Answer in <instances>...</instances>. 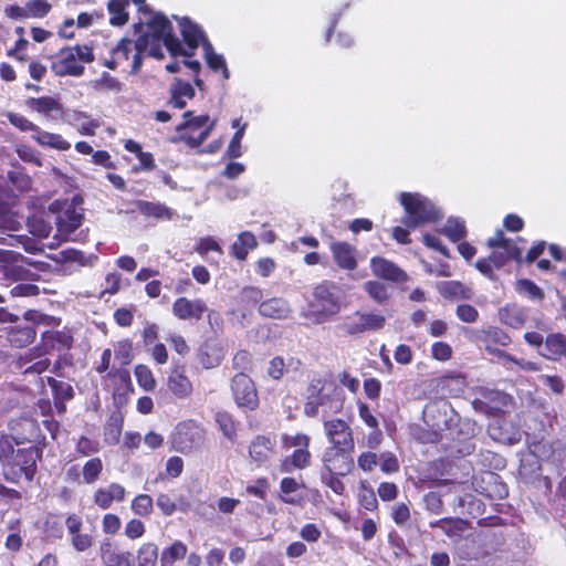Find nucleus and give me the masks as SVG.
Instances as JSON below:
<instances>
[{"label":"nucleus","instance_id":"obj_1","mask_svg":"<svg viewBox=\"0 0 566 566\" xmlns=\"http://www.w3.org/2000/svg\"><path fill=\"white\" fill-rule=\"evenodd\" d=\"M40 448L17 447L9 439L0 440V468L3 479L13 484L31 483L38 473V462L42 460Z\"/></svg>","mask_w":566,"mask_h":566},{"label":"nucleus","instance_id":"obj_2","mask_svg":"<svg viewBox=\"0 0 566 566\" xmlns=\"http://www.w3.org/2000/svg\"><path fill=\"white\" fill-rule=\"evenodd\" d=\"M50 318V315L34 308L24 311L22 317L6 307L0 308V323L9 324L2 328L6 342L17 349L32 345L38 336V327L49 325Z\"/></svg>","mask_w":566,"mask_h":566},{"label":"nucleus","instance_id":"obj_3","mask_svg":"<svg viewBox=\"0 0 566 566\" xmlns=\"http://www.w3.org/2000/svg\"><path fill=\"white\" fill-rule=\"evenodd\" d=\"M147 31L138 36L137 48L148 50V55L157 60L164 59L161 43L172 57L178 56L180 52V40L174 33V28L168 18L160 12H156L145 22Z\"/></svg>","mask_w":566,"mask_h":566},{"label":"nucleus","instance_id":"obj_4","mask_svg":"<svg viewBox=\"0 0 566 566\" xmlns=\"http://www.w3.org/2000/svg\"><path fill=\"white\" fill-rule=\"evenodd\" d=\"M399 202L405 210L402 223L410 229L436 223L443 218L441 210L419 192H401Z\"/></svg>","mask_w":566,"mask_h":566},{"label":"nucleus","instance_id":"obj_5","mask_svg":"<svg viewBox=\"0 0 566 566\" xmlns=\"http://www.w3.org/2000/svg\"><path fill=\"white\" fill-rule=\"evenodd\" d=\"M51 71L60 77H78L84 74L85 64L95 60L93 49L86 44L64 46L54 55H50Z\"/></svg>","mask_w":566,"mask_h":566},{"label":"nucleus","instance_id":"obj_6","mask_svg":"<svg viewBox=\"0 0 566 566\" xmlns=\"http://www.w3.org/2000/svg\"><path fill=\"white\" fill-rule=\"evenodd\" d=\"M337 286L329 281L317 284L313 290V298L303 312V316L313 324H323L340 311V301L337 295Z\"/></svg>","mask_w":566,"mask_h":566},{"label":"nucleus","instance_id":"obj_7","mask_svg":"<svg viewBox=\"0 0 566 566\" xmlns=\"http://www.w3.org/2000/svg\"><path fill=\"white\" fill-rule=\"evenodd\" d=\"M146 50L137 48V40L122 38L111 50V57L103 62V65L109 70H116L124 64L128 65L126 70L129 74H137L143 66V54Z\"/></svg>","mask_w":566,"mask_h":566},{"label":"nucleus","instance_id":"obj_8","mask_svg":"<svg viewBox=\"0 0 566 566\" xmlns=\"http://www.w3.org/2000/svg\"><path fill=\"white\" fill-rule=\"evenodd\" d=\"M182 118L176 126V132L180 134L179 139L191 148L199 147L209 137L214 123H209V115L195 116L192 111H186Z\"/></svg>","mask_w":566,"mask_h":566},{"label":"nucleus","instance_id":"obj_9","mask_svg":"<svg viewBox=\"0 0 566 566\" xmlns=\"http://www.w3.org/2000/svg\"><path fill=\"white\" fill-rule=\"evenodd\" d=\"M478 339L483 344L484 349L489 354L502 358L506 361L517 364L524 369L537 370V367L535 366L534 363L530 361L526 364V366H523L515 357L501 349V347H506L511 344V337L500 327L489 326L486 328L481 329L478 335Z\"/></svg>","mask_w":566,"mask_h":566},{"label":"nucleus","instance_id":"obj_10","mask_svg":"<svg viewBox=\"0 0 566 566\" xmlns=\"http://www.w3.org/2000/svg\"><path fill=\"white\" fill-rule=\"evenodd\" d=\"M206 441L205 427L192 419L179 422L172 434V443L177 451L188 454L201 448Z\"/></svg>","mask_w":566,"mask_h":566},{"label":"nucleus","instance_id":"obj_11","mask_svg":"<svg viewBox=\"0 0 566 566\" xmlns=\"http://www.w3.org/2000/svg\"><path fill=\"white\" fill-rule=\"evenodd\" d=\"M511 261L522 262V248L518 244L492 249L489 256L481 258L475 262V268L489 280L496 281L497 276L494 273V269H502Z\"/></svg>","mask_w":566,"mask_h":566},{"label":"nucleus","instance_id":"obj_12","mask_svg":"<svg viewBox=\"0 0 566 566\" xmlns=\"http://www.w3.org/2000/svg\"><path fill=\"white\" fill-rule=\"evenodd\" d=\"M231 392L239 408L253 411L259 408L260 400L256 386L247 373H237L231 379Z\"/></svg>","mask_w":566,"mask_h":566},{"label":"nucleus","instance_id":"obj_13","mask_svg":"<svg viewBox=\"0 0 566 566\" xmlns=\"http://www.w3.org/2000/svg\"><path fill=\"white\" fill-rule=\"evenodd\" d=\"M354 452L355 449L325 448L321 458L322 470L347 476L355 469Z\"/></svg>","mask_w":566,"mask_h":566},{"label":"nucleus","instance_id":"obj_14","mask_svg":"<svg viewBox=\"0 0 566 566\" xmlns=\"http://www.w3.org/2000/svg\"><path fill=\"white\" fill-rule=\"evenodd\" d=\"M12 167L13 169L8 171V178H4V182L1 185L0 203H7L31 189L32 180L24 168L18 161L12 164Z\"/></svg>","mask_w":566,"mask_h":566},{"label":"nucleus","instance_id":"obj_15","mask_svg":"<svg viewBox=\"0 0 566 566\" xmlns=\"http://www.w3.org/2000/svg\"><path fill=\"white\" fill-rule=\"evenodd\" d=\"M324 432L329 443L327 448L355 449L354 431L352 427L340 418L324 421Z\"/></svg>","mask_w":566,"mask_h":566},{"label":"nucleus","instance_id":"obj_16","mask_svg":"<svg viewBox=\"0 0 566 566\" xmlns=\"http://www.w3.org/2000/svg\"><path fill=\"white\" fill-rule=\"evenodd\" d=\"M171 312L179 321H195L202 319L206 312H208V319L216 313L208 311V306L202 298H188L186 296L177 297L171 306Z\"/></svg>","mask_w":566,"mask_h":566},{"label":"nucleus","instance_id":"obj_17","mask_svg":"<svg viewBox=\"0 0 566 566\" xmlns=\"http://www.w3.org/2000/svg\"><path fill=\"white\" fill-rule=\"evenodd\" d=\"M45 355L40 346H34L17 357L14 367L24 376L41 375L52 365Z\"/></svg>","mask_w":566,"mask_h":566},{"label":"nucleus","instance_id":"obj_18","mask_svg":"<svg viewBox=\"0 0 566 566\" xmlns=\"http://www.w3.org/2000/svg\"><path fill=\"white\" fill-rule=\"evenodd\" d=\"M179 25L186 48L180 43L178 56L191 57L195 55L200 43L205 46V41L209 40L206 38L202 29L188 17H182L179 20Z\"/></svg>","mask_w":566,"mask_h":566},{"label":"nucleus","instance_id":"obj_19","mask_svg":"<svg viewBox=\"0 0 566 566\" xmlns=\"http://www.w3.org/2000/svg\"><path fill=\"white\" fill-rule=\"evenodd\" d=\"M371 273L379 280L405 284L409 281V275L398 264L384 256H373L369 262Z\"/></svg>","mask_w":566,"mask_h":566},{"label":"nucleus","instance_id":"obj_20","mask_svg":"<svg viewBox=\"0 0 566 566\" xmlns=\"http://www.w3.org/2000/svg\"><path fill=\"white\" fill-rule=\"evenodd\" d=\"M354 317H357V321H347L342 325L344 332L350 336L360 335L368 331H379L386 324L385 316L376 313L356 311ZM347 319H350V317H347Z\"/></svg>","mask_w":566,"mask_h":566},{"label":"nucleus","instance_id":"obj_21","mask_svg":"<svg viewBox=\"0 0 566 566\" xmlns=\"http://www.w3.org/2000/svg\"><path fill=\"white\" fill-rule=\"evenodd\" d=\"M65 526L70 534L71 544L76 552H86L94 545V536L82 533L83 520L80 515L69 514L65 518Z\"/></svg>","mask_w":566,"mask_h":566},{"label":"nucleus","instance_id":"obj_22","mask_svg":"<svg viewBox=\"0 0 566 566\" xmlns=\"http://www.w3.org/2000/svg\"><path fill=\"white\" fill-rule=\"evenodd\" d=\"M223 346L217 338L206 339L197 349L196 358L206 369L218 367L224 359Z\"/></svg>","mask_w":566,"mask_h":566},{"label":"nucleus","instance_id":"obj_23","mask_svg":"<svg viewBox=\"0 0 566 566\" xmlns=\"http://www.w3.org/2000/svg\"><path fill=\"white\" fill-rule=\"evenodd\" d=\"M73 335L66 329L45 331L41 334V345L44 354L70 350L73 347Z\"/></svg>","mask_w":566,"mask_h":566},{"label":"nucleus","instance_id":"obj_24","mask_svg":"<svg viewBox=\"0 0 566 566\" xmlns=\"http://www.w3.org/2000/svg\"><path fill=\"white\" fill-rule=\"evenodd\" d=\"M275 439L265 434L255 436L249 446L250 458L258 464H265L275 454Z\"/></svg>","mask_w":566,"mask_h":566},{"label":"nucleus","instance_id":"obj_25","mask_svg":"<svg viewBox=\"0 0 566 566\" xmlns=\"http://www.w3.org/2000/svg\"><path fill=\"white\" fill-rule=\"evenodd\" d=\"M329 249L336 265L346 271L357 269L356 248L346 241H334L329 244Z\"/></svg>","mask_w":566,"mask_h":566},{"label":"nucleus","instance_id":"obj_26","mask_svg":"<svg viewBox=\"0 0 566 566\" xmlns=\"http://www.w3.org/2000/svg\"><path fill=\"white\" fill-rule=\"evenodd\" d=\"M126 499L125 488L116 482L105 488H98L93 494V503L101 510H108L114 502H123Z\"/></svg>","mask_w":566,"mask_h":566},{"label":"nucleus","instance_id":"obj_27","mask_svg":"<svg viewBox=\"0 0 566 566\" xmlns=\"http://www.w3.org/2000/svg\"><path fill=\"white\" fill-rule=\"evenodd\" d=\"M99 556L104 566H134V556L129 551L116 552L111 539H105L99 545Z\"/></svg>","mask_w":566,"mask_h":566},{"label":"nucleus","instance_id":"obj_28","mask_svg":"<svg viewBox=\"0 0 566 566\" xmlns=\"http://www.w3.org/2000/svg\"><path fill=\"white\" fill-rule=\"evenodd\" d=\"M312 463L310 446L293 449V452L280 461V472L291 473L295 470H305Z\"/></svg>","mask_w":566,"mask_h":566},{"label":"nucleus","instance_id":"obj_29","mask_svg":"<svg viewBox=\"0 0 566 566\" xmlns=\"http://www.w3.org/2000/svg\"><path fill=\"white\" fill-rule=\"evenodd\" d=\"M195 95V88L189 82L176 77L170 86V96L167 105L174 108L182 109L186 107L187 102L192 99Z\"/></svg>","mask_w":566,"mask_h":566},{"label":"nucleus","instance_id":"obj_30","mask_svg":"<svg viewBox=\"0 0 566 566\" xmlns=\"http://www.w3.org/2000/svg\"><path fill=\"white\" fill-rule=\"evenodd\" d=\"M259 313L266 318L285 319L291 313V307L283 297H271L259 304Z\"/></svg>","mask_w":566,"mask_h":566},{"label":"nucleus","instance_id":"obj_31","mask_svg":"<svg viewBox=\"0 0 566 566\" xmlns=\"http://www.w3.org/2000/svg\"><path fill=\"white\" fill-rule=\"evenodd\" d=\"M105 378L114 384V397H125L133 391L130 373L126 367L112 368Z\"/></svg>","mask_w":566,"mask_h":566},{"label":"nucleus","instance_id":"obj_32","mask_svg":"<svg viewBox=\"0 0 566 566\" xmlns=\"http://www.w3.org/2000/svg\"><path fill=\"white\" fill-rule=\"evenodd\" d=\"M46 381L52 389L53 399L59 412H63L65 410L64 402L73 399L74 389L73 387L65 381L57 380L53 377H48Z\"/></svg>","mask_w":566,"mask_h":566},{"label":"nucleus","instance_id":"obj_33","mask_svg":"<svg viewBox=\"0 0 566 566\" xmlns=\"http://www.w3.org/2000/svg\"><path fill=\"white\" fill-rule=\"evenodd\" d=\"M214 420L223 437L230 442H235L240 423L234 416L227 410H219L214 415Z\"/></svg>","mask_w":566,"mask_h":566},{"label":"nucleus","instance_id":"obj_34","mask_svg":"<svg viewBox=\"0 0 566 566\" xmlns=\"http://www.w3.org/2000/svg\"><path fill=\"white\" fill-rule=\"evenodd\" d=\"M258 247L255 235L250 231H243L231 245V254L239 261H244L249 252Z\"/></svg>","mask_w":566,"mask_h":566},{"label":"nucleus","instance_id":"obj_35","mask_svg":"<svg viewBox=\"0 0 566 566\" xmlns=\"http://www.w3.org/2000/svg\"><path fill=\"white\" fill-rule=\"evenodd\" d=\"M28 106L44 116H50L53 112H62L63 106L60 101L52 96L31 97L27 102Z\"/></svg>","mask_w":566,"mask_h":566},{"label":"nucleus","instance_id":"obj_36","mask_svg":"<svg viewBox=\"0 0 566 566\" xmlns=\"http://www.w3.org/2000/svg\"><path fill=\"white\" fill-rule=\"evenodd\" d=\"M167 385L169 390L178 398L190 396L193 389L190 379L184 373L176 370L168 377Z\"/></svg>","mask_w":566,"mask_h":566},{"label":"nucleus","instance_id":"obj_37","mask_svg":"<svg viewBox=\"0 0 566 566\" xmlns=\"http://www.w3.org/2000/svg\"><path fill=\"white\" fill-rule=\"evenodd\" d=\"M33 139L43 147H50L62 151L71 148V144L65 140L62 135L42 130L40 127L36 134L33 135Z\"/></svg>","mask_w":566,"mask_h":566},{"label":"nucleus","instance_id":"obj_38","mask_svg":"<svg viewBox=\"0 0 566 566\" xmlns=\"http://www.w3.org/2000/svg\"><path fill=\"white\" fill-rule=\"evenodd\" d=\"M566 343V335L562 333L548 334L545 338L544 347L545 353L543 354L547 359L559 360L562 359V352Z\"/></svg>","mask_w":566,"mask_h":566},{"label":"nucleus","instance_id":"obj_39","mask_svg":"<svg viewBox=\"0 0 566 566\" xmlns=\"http://www.w3.org/2000/svg\"><path fill=\"white\" fill-rule=\"evenodd\" d=\"M136 208L145 217H151L155 219H170L171 218V212H170L169 208L160 202L137 200Z\"/></svg>","mask_w":566,"mask_h":566},{"label":"nucleus","instance_id":"obj_40","mask_svg":"<svg viewBox=\"0 0 566 566\" xmlns=\"http://www.w3.org/2000/svg\"><path fill=\"white\" fill-rule=\"evenodd\" d=\"M188 548L181 541H175L170 546L163 549L160 566H174L177 560L184 559Z\"/></svg>","mask_w":566,"mask_h":566},{"label":"nucleus","instance_id":"obj_41","mask_svg":"<svg viewBox=\"0 0 566 566\" xmlns=\"http://www.w3.org/2000/svg\"><path fill=\"white\" fill-rule=\"evenodd\" d=\"M104 470V464L101 458L93 457L90 458L82 468V482L84 484H94L96 483Z\"/></svg>","mask_w":566,"mask_h":566},{"label":"nucleus","instance_id":"obj_42","mask_svg":"<svg viewBox=\"0 0 566 566\" xmlns=\"http://www.w3.org/2000/svg\"><path fill=\"white\" fill-rule=\"evenodd\" d=\"M503 324L512 328H521L525 324L524 313L515 305H505L499 311Z\"/></svg>","mask_w":566,"mask_h":566},{"label":"nucleus","instance_id":"obj_43","mask_svg":"<svg viewBox=\"0 0 566 566\" xmlns=\"http://www.w3.org/2000/svg\"><path fill=\"white\" fill-rule=\"evenodd\" d=\"M451 242H460L467 237V228L464 221L458 218H449L444 227L440 230Z\"/></svg>","mask_w":566,"mask_h":566},{"label":"nucleus","instance_id":"obj_44","mask_svg":"<svg viewBox=\"0 0 566 566\" xmlns=\"http://www.w3.org/2000/svg\"><path fill=\"white\" fill-rule=\"evenodd\" d=\"M203 50L207 65L214 72L222 71L223 77L229 78V70L227 67L224 57L214 52L213 46L209 41H205Z\"/></svg>","mask_w":566,"mask_h":566},{"label":"nucleus","instance_id":"obj_45","mask_svg":"<svg viewBox=\"0 0 566 566\" xmlns=\"http://www.w3.org/2000/svg\"><path fill=\"white\" fill-rule=\"evenodd\" d=\"M363 287L368 296L378 304L385 303L390 297L387 286L378 280H369L364 283Z\"/></svg>","mask_w":566,"mask_h":566},{"label":"nucleus","instance_id":"obj_46","mask_svg":"<svg viewBox=\"0 0 566 566\" xmlns=\"http://www.w3.org/2000/svg\"><path fill=\"white\" fill-rule=\"evenodd\" d=\"M439 291L444 297L470 298L472 296L471 289L458 281L442 283Z\"/></svg>","mask_w":566,"mask_h":566},{"label":"nucleus","instance_id":"obj_47","mask_svg":"<svg viewBox=\"0 0 566 566\" xmlns=\"http://www.w3.org/2000/svg\"><path fill=\"white\" fill-rule=\"evenodd\" d=\"M137 566H156L158 560V546L155 543H144L137 552Z\"/></svg>","mask_w":566,"mask_h":566},{"label":"nucleus","instance_id":"obj_48","mask_svg":"<svg viewBox=\"0 0 566 566\" xmlns=\"http://www.w3.org/2000/svg\"><path fill=\"white\" fill-rule=\"evenodd\" d=\"M124 426V417L120 411H114L106 421L104 428L105 437H111L115 442H118Z\"/></svg>","mask_w":566,"mask_h":566},{"label":"nucleus","instance_id":"obj_49","mask_svg":"<svg viewBox=\"0 0 566 566\" xmlns=\"http://www.w3.org/2000/svg\"><path fill=\"white\" fill-rule=\"evenodd\" d=\"M311 437L304 432H296L294 434L282 433L281 434V447L289 451L305 446H311Z\"/></svg>","mask_w":566,"mask_h":566},{"label":"nucleus","instance_id":"obj_50","mask_svg":"<svg viewBox=\"0 0 566 566\" xmlns=\"http://www.w3.org/2000/svg\"><path fill=\"white\" fill-rule=\"evenodd\" d=\"M340 478H343L342 474H334L331 471L322 469L319 471V480L322 484L331 489L337 495H343L346 491V486Z\"/></svg>","mask_w":566,"mask_h":566},{"label":"nucleus","instance_id":"obj_51","mask_svg":"<svg viewBox=\"0 0 566 566\" xmlns=\"http://www.w3.org/2000/svg\"><path fill=\"white\" fill-rule=\"evenodd\" d=\"M101 444L98 440L81 436L75 443V452L78 457L86 458L98 453Z\"/></svg>","mask_w":566,"mask_h":566},{"label":"nucleus","instance_id":"obj_52","mask_svg":"<svg viewBox=\"0 0 566 566\" xmlns=\"http://www.w3.org/2000/svg\"><path fill=\"white\" fill-rule=\"evenodd\" d=\"M135 377L139 387L146 391H153L156 387V380L153 371L147 365L139 364L135 367Z\"/></svg>","mask_w":566,"mask_h":566},{"label":"nucleus","instance_id":"obj_53","mask_svg":"<svg viewBox=\"0 0 566 566\" xmlns=\"http://www.w3.org/2000/svg\"><path fill=\"white\" fill-rule=\"evenodd\" d=\"M28 19H42L49 14L52 4L48 0H29L25 2Z\"/></svg>","mask_w":566,"mask_h":566},{"label":"nucleus","instance_id":"obj_54","mask_svg":"<svg viewBox=\"0 0 566 566\" xmlns=\"http://www.w3.org/2000/svg\"><path fill=\"white\" fill-rule=\"evenodd\" d=\"M358 503L367 511H375L378 507V501L371 486L364 482L359 485Z\"/></svg>","mask_w":566,"mask_h":566},{"label":"nucleus","instance_id":"obj_55","mask_svg":"<svg viewBox=\"0 0 566 566\" xmlns=\"http://www.w3.org/2000/svg\"><path fill=\"white\" fill-rule=\"evenodd\" d=\"M132 510L136 515L149 516L154 510V502L148 494H138L132 501Z\"/></svg>","mask_w":566,"mask_h":566},{"label":"nucleus","instance_id":"obj_56","mask_svg":"<svg viewBox=\"0 0 566 566\" xmlns=\"http://www.w3.org/2000/svg\"><path fill=\"white\" fill-rule=\"evenodd\" d=\"M378 465L385 474H394L400 470V463L397 455L391 451H385L379 454Z\"/></svg>","mask_w":566,"mask_h":566},{"label":"nucleus","instance_id":"obj_57","mask_svg":"<svg viewBox=\"0 0 566 566\" xmlns=\"http://www.w3.org/2000/svg\"><path fill=\"white\" fill-rule=\"evenodd\" d=\"M115 358L120 363V367H126L133 361V344L129 339H123L116 344Z\"/></svg>","mask_w":566,"mask_h":566},{"label":"nucleus","instance_id":"obj_58","mask_svg":"<svg viewBox=\"0 0 566 566\" xmlns=\"http://www.w3.org/2000/svg\"><path fill=\"white\" fill-rule=\"evenodd\" d=\"M301 484L292 476L283 478L280 482L281 500L286 504H295L296 500L289 496L301 489Z\"/></svg>","mask_w":566,"mask_h":566},{"label":"nucleus","instance_id":"obj_59","mask_svg":"<svg viewBox=\"0 0 566 566\" xmlns=\"http://www.w3.org/2000/svg\"><path fill=\"white\" fill-rule=\"evenodd\" d=\"M378 462L379 455L371 450L363 451L357 457V467L365 473H371L378 465Z\"/></svg>","mask_w":566,"mask_h":566},{"label":"nucleus","instance_id":"obj_60","mask_svg":"<svg viewBox=\"0 0 566 566\" xmlns=\"http://www.w3.org/2000/svg\"><path fill=\"white\" fill-rule=\"evenodd\" d=\"M245 126H247V124H244L242 127L237 129V132L233 134V136L228 145L226 155L230 159L239 158L242 156L241 142L244 136Z\"/></svg>","mask_w":566,"mask_h":566},{"label":"nucleus","instance_id":"obj_61","mask_svg":"<svg viewBox=\"0 0 566 566\" xmlns=\"http://www.w3.org/2000/svg\"><path fill=\"white\" fill-rule=\"evenodd\" d=\"M516 285L520 293L527 294L532 300L542 301L544 298L542 289L528 279L518 280Z\"/></svg>","mask_w":566,"mask_h":566},{"label":"nucleus","instance_id":"obj_62","mask_svg":"<svg viewBox=\"0 0 566 566\" xmlns=\"http://www.w3.org/2000/svg\"><path fill=\"white\" fill-rule=\"evenodd\" d=\"M73 119L76 122L84 119L77 128L80 134L85 136L95 135V129L98 127V124L95 120L90 119L84 112L75 111L73 113Z\"/></svg>","mask_w":566,"mask_h":566},{"label":"nucleus","instance_id":"obj_63","mask_svg":"<svg viewBox=\"0 0 566 566\" xmlns=\"http://www.w3.org/2000/svg\"><path fill=\"white\" fill-rule=\"evenodd\" d=\"M423 503L426 510L432 514H441L444 510V504L441 495L434 491H430L427 494H424Z\"/></svg>","mask_w":566,"mask_h":566},{"label":"nucleus","instance_id":"obj_64","mask_svg":"<svg viewBox=\"0 0 566 566\" xmlns=\"http://www.w3.org/2000/svg\"><path fill=\"white\" fill-rule=\"evenodd\" d=\"M252 355L245 349L238 350L232 358V368L245 373L251 370Z\"/></svg>","mask_w":566,"mask_h":566}]
</instances>
